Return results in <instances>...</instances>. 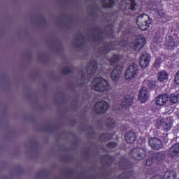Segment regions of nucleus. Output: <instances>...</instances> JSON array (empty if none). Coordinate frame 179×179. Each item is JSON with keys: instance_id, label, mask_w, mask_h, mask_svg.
<instances>
[{"instance_id": "72a5a7b5", "label": "nucleus", "mask_w": 179, "mask_h": 179, "mask_svg": "<svg viewBox=\"0 0 179 179\" xmlns=\"http://www.w3.org/2000/svg\"><path fill=\"white\" fill-rule=\"evenodd\" d=\"M107 148H117V143L114 141H110L106 144Z\"/></svg>"}, {"instance_id": "a878e982", "label": "nucleus", "mask_w": 179, "mask_h": 179, "mask_svg": "<svg viewBox=\"0 0 179 179\" xmlns=\"http://www.w3.org/2000/svg\"><path fill=\"white\" fill-rule=\"evenodd\" d=\"M102 159L103 160L106 161V164L108 166H110V164H113V162H114V157L111 156L108 154H106L102 157Z\"/></svg>"}, {"instance_id": "9b49d317", "label": "nucleus", "mask_w": 179, "mask_h": 179, "mask_svg": "<svg viewBox=\"0 0 179 179\" xmlns=\"http://www.w3.org/2000/svg\"><path fill=\"white\" fill-rule=\"evenodd\" d=\"M122 67H119L117 66L111 73V78L113 82H118L120 80V78H121V75H122Z\"/></svg>"}, {"instance_id": "4468645a", "label": "nucleus", "mask_w": 179, "mask_h": 179, "mask_svg": "<svg viewBox=\"0 0 179 179\" xmlns=\"http://www.w3.org/2000/svg\"><path fill=\"white\" fill-rule=\"evenodd\" d=\"M169 101V95L167 94H160L156 97V106H164Z\"/></svg>"}, {"instance_id": "bb28decb", "label": "nucleus", "mask_w": 179, "mask_h": 179, "mask_svg": "<svg viewBox=\"0 0 179 179\" xmlns=\"http://www.w3.org/2000/svg\"><path fill=\"white\" fill-rule=\"evenodd\" d=\"M106 30H109L108 31V37H111L113 34H114V25L113 24H109L106 26Z\"/></svg>"}, {"instance_id": "c85d7f7f", "label": "nucleus", "mask_w": 179, "mask_h": 179, "mask_svg": "<svg viewBox=\"0 0 179 179\" xmlns=\"http://www.w3.org/2000/svg\"><path fill=\"white\" fill-rule=\"evenodd\" d=\"M113 136H114V134L104 133L101 134V138L103 139V141H110V139H113Z\"/></svg>"}, {"instance_id": "2f4dec72", "label": "nucleus", "mask_w": 179, "mask_h": 179, "mask_svg": "<svg viewBox=\"0 0 179 179\" xmlns=\"http://www.w3.org/2000/svg\"><path fill=\"white\" fill-rule=\"evenodd\" d=\"M160 65H162V58L158 57L155 59L153 66L156 68V69H158V68H160Z\"/></svg>"}, {"instance_id": "cd10ccee", "label": "nucleus", "mask_w": 179, "mask_h": 179, "mask_svg": "<svg viewBox=\"0 0 179 179\" xmlns=\"http://www.w3.org/2000/svg\"><path fill=\"white\" fill-rule=\"evenodd\" d=\"M115 125H117V121L114 119H108L107 122V128L111 129V128H115Z\"/></svg>"}, {"instance_id": "5701e85b", "label": "nucleus", "mask_w": 179, "mask_h": 179, "mask_svg": "<svg viewBox=\"0 0 179 179\" xmlns=\"http://www.w3.org/2000/svg\"><path fill=\"white\" fill-rule=\"evenodd\" d=\"M120 61H121V56L117 54L112 55L109 59V62L111 65H117Z\"/></svg>"}, {"instance_id": "aec40b11", "label": "nucleus", "mask_w": 179, "mask_h": 179, "mask_svg": "<svg viewBox=\"0 0 179 179\" xmlns=\"http://www.w3.org/2000/svg\"><path fill=\"white\" fill-rule=\"evenodd\" d=\"M169 80V73L166 71H162L157 73V80L158 82H166Z\"/></svg>"}, {"instance_id": "2eb2a0df", "label": "nucleus", "mask_w": 179, "mask_h": 179, "mask_svg": "<svg viewBox=\"0 0 179 179\" xmlns=\"http://www.w3.org/2000/svg\"><path fill=\"white\" fill-rule=\"evenodd\" d=\"M132 104H134V96L132 95L124 96L123 99L122 100V107H125V108H128V107H129V106H132Z\"/></svg>"}, {"instance_id": "473e14b6", "label": "nucleus", "mask_w": 179, "mask_h": 179, "mask_svg": "<svg viewBox=\"0 0 179 179\" xmlns=\"http://www.w3.org/2000/svg\"><path fill=\"white\" fill-rule=\"evenodd\" d=\"M130 2V8H129V10H135V9H136V6H138V5L136 4V0H129Z\"/></svg>"}, {"instance_id": "f704fd0d", "label": "nucleus", "mask_w": 179, "mask_h": 179, "mask_svg": "<svg viewBox=\"0 0 179 179\" xmlns=\"http://www.w3.org/2000/svg\"><path fill=\"white\" fill-rule=\"evenodd\" d=\"M153 160H155V158H153V157L152 158H148L146 160V166H152L153 164Z\"/></svg>"}, {"instance_id": "c9c22d12", "label": "nucleus", "mask_w": 179, "mask_h": 179, "mask_svg": "<svg viewBox=\"0 0 179 179\" xmlns=\"http://www.w3.org/2000/svg\"><path fill=\"white\" fill-rule=\"evenodd\" d=\"M148 86L150 89H155L156 87V81H150Z\"/></svg>"}, {"instance_id": "58836bf2", "label": "nucleus", "mask_w": 179, "mask_h": 179, "mask_svg": "<svg viewBox=\"0 0 179 179\" xmlns=\"http://www.w3.org/2000/svg\"><path fill=\"white\" fill-rule=\"evenodd\" d=\"M67 174L69 176H72V174H73V171H72V170L67 171Z\"/></svg>"}, {"instance_id": "4be33fe9", "label": "nucleus", "mask_w": 179, "mask_h": 179, "mask_svg": "<svg viewBox=\"0 0 179 179\" xmlns=\"http://www.w3.org/2000/svg\"><path fill=\"white\" fill-rule=\"evenodd\" d=\"M115 5V0H102V6L104 9H111Z\"/></svg>"}, {"instance_id": "c756f323", "label": "nucleus", "mask_w": 179, "mask_h": 179, "mask_svg": "<svg viewBox=\"0 0 179 179\" xmlns=\"http://www.w3.org/2000/svg\"><path fill=\"white\" fill-rule=\"evenodd\" d=\"M129 177H131V172L129 171H126L122 174H120L117 179H129Z\"/></svg>"}, {"instance_id": "f8f14e48", "label": "nucleus", "mask_w": 179, "mask_h": 179, "mask_svg": "<svg viewBox=\"0 0 179 179\" xmlns=\"http://www.w3.org/2000/svg\"><path fill=\"white\" fill-rule=\"evenodd\" d=\"M150 62V55L148 53H143L140 57V66L141 68H147Z\"/></svg>"}, {"instance_id": "ea45409f", "label": "nucleus", "mask_w": 179, "mask_h": 179, "mask_svg": "<svg viewBox=\"0 0 179 179\" xmlns=\"http://www.w3.org/2000/svg\"><path fill=\"white\" fill-rule=\"evenodd\" d=\"M41 174H43V171H41L37 173V177H38V176H41Z\"/></svg>"}, {"instance_id": "e433bc0d", "label": "nucleus", "mask_w": 179, "mask_h": 179, "mask_svg": "<svg viewBox=\"0 0 179 179\" xmlns=\"http://www.w3.org/2000/svg\"><path fill=\"white\" fill-rule=\"evenodd\" d=\"M80 73H81L82 80L85 81L86 80V74L85 73L84 71H81L78 73V75H80Z\"/></svg>"}, {"instance_id": "a211bd4d", "label": "nucleus", "mask_w": 179, "mask_h": 179, "mask_svg": "<svg viewBox=\"0 0 179 179\" xmlns=\"http://www.w3.org/2000/svg\"><path fill=\"white\" fill-rule=\"evenodd\" d=\"M115 50V46L114 45V42H108L106 43L103 47L100 48L101 52H106V54Z\"/></svg>"}, {"instance_id": "4c0bfd02", "label": "nucleus", "mask_w": 179, "mask_h": 179, "mask_svg": "<svg viewBox=\"0 0 179 179\" xmlns=\"http://www.w3.org/2000/svg\"><path fill=\"white\" fill-rule=\"evenodd\" d=\"M124 167H123L124 170H129L131 169V166H128V163L124 164Z\"/></svg>"}, {"instance_id": "7ed1b4c3", "label": "nucleus", "mask_w": 179, "mask_h": 179, "mask_svg": "<svg viewBox=\"0 0 179 179\" xmlns=\"http://www.w3.org/2000/svg\"><path fill=\"white\" fill-rule=\"evenodd\" d=\"M146 44V38L143 35H138L136 36L134 43H131V50L133 51L139 52L145 47Z\"/></svg>"}, {"instance_id": "f03ea898", "label": "nucleus", "mask_w": 179, "mask_h": 179, "mask_svg": "<svg viewBox=\"0 0 179 179\" xmlns=\"http://www.w3.org/2000/svg\"><path fill=\"white\" fill-rule=\"evenodd\" d=\"M136 24L140 30L145 31L152 24V18L148 15L143 13L137 17Z\"/></svg>"}, {"instance_id": "20e7f679", "label": "nucleus", "mask_w": 179, "mask_h": 179, "mask_svg": "<svg viewBox=\"0 0 179 179\" xmlns=\"http://www.w3.org/2000/svg\"><path fill=\"white\" fill-rule=\"evenodd\" d=\"M110 108V103L106 101H97L94 106V113L95 114H105Z\"/></svg>"}, {"instance_id": "39448f33", "label": "nucleus", "mask_w": 179, "mask_h": 179, "mask_svg": "<svg viewBox=\"0 0 179 179\" xmlns=\"http://www.w3.org/2000/svg\"><path fill=\"white\" fill-rule=\"evenodd\" d=\"M138 72L139 69L136 64L130 65L125 71L124 78L126 80H132V79L136 78V75H138Z\"/></svg>"}, {"instance_id": "f3484780", "label": "nucleus", "mask_w": 179, "mask_h": 179, "mask_svg": "<svg viewBox=\"0 0 179 179\" xmlns=\"http://www.w3.org/2000/svg\"><path fill=\"white\" fill-rule=\"evenodd\" d=\"M124 139L127 143H134L136 140V133L134 131H128L124 136Z\"/></svg>"}, {"instance_id": "dca6fc26", "label": "nucleus", "mask_w": 179, "mask_h": 179, "mask_svg": "<svg viewBox=\"0 0 179 179\" xmlns=\"http://www.w3.org/2000/svg\"><path fill=\"white\" fill-rule=\"evenodd\" d=\"M161 125H162L166 132H169V131L171 129V127L173 125L171 117H167L166 118L162 119Z\"/></svg>"}, {"instance_id": "0eeeda50", "label": "nucleus", "mask_w": 179, "mask_h": 179, "mask_svg": "<svg viewBox=\"0 0 179 179\" xmlns=\"http://www.w3.org/2000/svg\"><path fill=\"white\" fill-rule=\"evenodd\" d=\"M148 143L150 146L154 150H159L163 148V141L158 138L152 137L148 140Z\"/></svg>"}, {"instance_id": "1a4fd4ad", "label": "nucleus", "mask_w": 179, "mask_h": 179, "mask_svg": "<svg viewBox=\"0 0 179 179\" xmlns=\"http://www.w3.org/2000/svg\"><path fill=\"white\" fill-rule=\"evenodd\" d=\"M85 40L86 38L85 37L84 34L81 33L78 34L76 36V39L73 41V44L75 47H77V48H82L83 44H85Z\"/></svg>"}, {"instance_id": "423d86ee", "label": "nucleus", "mask_w": 179, "mask_h": 179, "mask_svg": "<svg viewBox=\"0 0 179 179\" xmlns=\"http://www.w3.org/2000/svg\"><path fill=\"white\" fill-rule=\"evenodd\" d=\"M130 156L135 160H142L146 157V150L141 148H134L131 150Z\"/></svg>"}, {"instance_id": "6ab92c4d", "label": "nucleus", "mask_w": 179, "mask_h": 179, "mask_svg": "<svg viewBox=\"0 0 179 179\" xmlns=\"http://www.w3.org/2000/svg\"><path fill=\"white\" fill-rule=\"evenodd\" d=\"M92 31H97L99 34L94 36L95 41H101L103 40V29L100 27H95L91 29Z\"/></svg>"}, {"instance_id": "f257e3e1", "label": "nucleus", "mask_w": 179, "mask_h": 179, "mask_svg": "<svg viewBox=\"0 0 179 179\" xmlns=\"http://www.w3.org/2000/svg\"><path fill=\"white\" fill-rule=\"evenodd\" d=\"M92 90L102 93L103 92H107L110 89V84L108 83V80L101 77H96L92 83Z\"/></svg>"}, {"instance_id": "b1692460", "label": "nucleus", "mask_w": 179, "mask_h": 179, "mask_svg": "<svg viewBox=\"0 0 179 179\" xmlns=\"http://www.w3.org/2000/svg\"><path fill=\"white\" fill-rule=\"evenodd\" d=\"M170 103L172 104H176L179 101V90L176 91L175 93L171 94V97L169 99Z\"/></svg>"}, {"instance_id": "a19ab883", "label": "nucleus", "mask_w": 179, "mask_h": 179, "mask_svg": "<svg viewBox=\"0 0 179 179\" xmlns=\"http://www.w3.org/2000/svg\"><path fill=\"white\" fill-rule=\"evenodd\" d=\"M124 15H128V13H127V10H124Z\"/></svg>"}, {"instance_id": "6e6552de", "label": "nucleus", "mask_w": 179, "mask_h": 179, "mask_svg": "<svg viewBox=\"0 0 179 179\" xmlns=\"http://www.w3.org/2000/svg\"><path fill=\"white\" fill-rule=\"evenodd\" d=\"M99 68V64L97 61L92 60L90 62L89 64L87 66V73L88 75H94L97 72V69Z\"/></svg>"}, {"instance_id": "ddd939ff", "label": "nucleus", "mask_w": 179, "mask_h": 179, "mask_svg": "<svg viewBox=\"0 0 179 179\" xmlns=\"http://www.w3.org/2000/svg\"><path fill=\"white\" fill-rule=\"evenodd\" d=\"M166 45L169 50H173L178 47V42L173 36H169L166 38Z\"/></svg>"}, {"instance_id": "412c9836", "label": "nucleus", "mask_w": 179, "mask_h": 179, "mask_svg": "<svg viewBox=\"0 0 179 179\" xmlns=\"http://www.w3.org/2000/svg\"><path fill=\"white\" fill-rule=\"evenodd\" d=\"M156 8H154V10L156 12V13H157L158 16H159L160 17H164L166 16V12L164 11V10L163 9V6L162 5V3H158L157 4H156Z\"/></svg>"}, {"instance_id": "393cba45", "label": "nucleus", "mask_w": 179, "mask_h": 179, "mask_svg": "<svg viewBox=\"0 0 179 179\" xmlns=\"http://www.w3.org/2000/svg\"><path fill=\"white\" fill-rule=\"evenodd\" d=\"M152 156L154 160H157V162H162L166 157V155L163 152H154L152 154Z\"/></svg>"}, {"instance_id": "9d476101", "label": "nucleus", "mask_w": 179, "mask_h": 179, "mask_svg": "<svg viewBox=\"0 0 179 179\" xmlns=\"http://www.w3.org/2000/svg\"><path fill=\"white\" fill-rule=\"evenodd\" d=\"M148 99H149V91H148L146 87H143L138 94V100H140L141 103H146Z\"/></svg>"}, {"instance_id": "7c9ffc66", "label": "nucleus", "mask_w": 179, "mask_h": 179, "mask_svg": "<svg viewBox=\"0 0 179 179\" xmlns=\"http://www.w3.org/2000/svg\"><path fill=\"white\" fill-rule=\"evenodd\" d=\"M73 69L71 67H64L62 69V75H69V73H72Z\"/></svg>"}]
</instances>
